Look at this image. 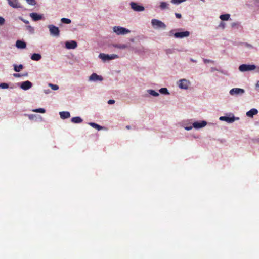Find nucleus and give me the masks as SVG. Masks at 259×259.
<instances>
[{
  "label": "nucleus",
  "mask_w": 259,
  "mask_h": 259,
  "mask_svg": "<svg viewBox=\"0 0 259 259\" xmlns=\"http://www.w3.org/2000/svg\"><path fill=\"white\" fill-rule=\"evenodd\" d=\"M99 57L104 61H106L107 60L117 59L119 58V56L116 54L108 55L104 53H100L99 55Z\"/></svg>",
  "instance_id": "1"
},
{
  "label": "nucleus",
  "mask_w": 259,
  "mask_h": 259,
  "mask_svg": "<svg viewBox=\"0 0 259 259\" xmlns=\"http://www.w3.org/2000/svg\"><path fill=\"white\" fill-rule=\"evenodd\" d=\"M113 29V31L117 35L125 34L130 32L128 29L120 26H115Z\"/></svg>",
  "instance_id": "2"
},
{
  "label": "nucleus",
  "mask_w": 259,
  "mask_h": 259,
  "mask_svg": "<svg viewBox=\"0 0 259 259\" xmlns=\"http://www.w3.org/2000/svg\"><path fill=\"white\" fill-rule=\"evenodd\" d=\"M256 68L254 65L242 64L239 67V70L241 72H245L253 70Z\"/></svg>",
  "instance_id": "3"
},
{
  "label": "nucleus",
  "mask_w": 259,
  "mask_h": 259,
  "mask_svg": "<svg viewBox=\"0 0 259 259\" xmlns=\"http://www.w3.org/2000/svg\"><path fill=\"white\" fill-rule=\"evenodd\" d=\"M48 28L49 29L51 35L56 37H58L59 36L60 30L58 27L53 25H48Z\"/></svg>",
  "instance_id": "4"
},
{
  "label": "nucleus",
  "mask_w": 259,
  "mask_h": 259,
  "mask_svg": "<svg viewBox=\"0 0 259 259\" xmlns=\"http://www.w3.org/2000/svg\"><path fill=\"white\" fill-rule=\"evenodd\" d=\"M151 23L153 27L156 26L157 28L165 29L166 27V25L163 22L155 19L152 20Z\"/></svg>",
  "instance_id": "5"
},
{
  "label": "nucleus",
  "mask_w": 259,
  "mask_h": 259,
  "mask_svg": "<svg viewBox=\"0 0 259 259\" xmlns=\"http://www.w3.org/2000/svg\"><path fill=\"white\" fill-rule=\"evenodd\" d=\"M130 5L131 8L135 11L140 12L144 10L143 6L139 5L135 2H131Z\"/></svg>",
  "instance_id": "6"
},
{
  "label": "nucleus",
  "mask_w": 259,
  "mask_h": 259,
  "mask_svg": "<svg viewBox=\"0 0 259 259\" xmlns=\"http://www.w3.org/2000/svg\"><path fill=\"white\" fill-rule=\"evenodd\" d=\"M9 5L14 8H21V5L18 0H7Z\"/></svg>",
  "instance_id": "7"
},
{
  "label": "nucleus",
  "mask_w": 259,
  "mask_h": 259,
  "mask_svg": "<svg viewBox=\"0 0 259 259\" xmlns=\"http://www.w3.org/2000/svg\"><path fill=\"white\" fill-rule=\"evenodd\" d=\"M180 83L179 84V87L181 88V89H187L188 87H189V85L190 84V82L188 80L185 79H181L180 81Z\"/></svg>",
  "instance_id": "8"
},
{
  "label": "nucleus",
  "mask_w": 259,
  "mask_h": 259,
  "mask_svg": "<svg viewBox=\"0 0 259 259\" xmlns=\"http://www.w3.org/2000/svg\"><path fill=\"white\" fill-rule=\"evenodd\" d=\"M244 92V90L242 89L233 88L230 91L229 93L231 95H235L243 94Z\"/></svg>",
  "instance_id": "9"
},
{
  "label": "nucleus",
  "mask_w": 259,
  "mask_h": 259,
  "mask_svg": "<svg viewBox=\"0 0 259 259\" xmlns=\"http://www.w3.org/2000/svg\"><path fill=\"white\" fill-rule=\"evenodd\" d=\"M220 120L225 121L228 123H232L235 121V118L233 115H232V116H221L220 117Z\"/></svg>",
  "instance_id": "10"
},
{
  "label": "nucleus",
  "mask_w": 259,
  "mask_h": 259,
  "mask_svg": "<svg viewBox=\"0 0 259 259\" xmlns=\"http://www.w3.org/2000/svg\"><path fill=\"white\" fill-rule=\"evenodd\" d=\"M190 35V32L189 31H184L181 32H176L174 34V36L176 38H183L185 37H188Z\"/></svg>",
  "instance_id": "11"
},
{
  "label": "nucleus",
  "mask_w": 259,
  "mask_h": 259,
  "mask_svg": "<svg viewBox=\"0 0 259 259\" xmlns=\"http://www.w3.org/2000/svg\"><path fill=\"white\" fill-rule=\"evenodd\" d=\"M103 78L101 76H99L97 75L95 73H93L89 78V80L90 81H96L97 80L102 81L103 80Z\"/></svg>",
  "instance_id": "12"
},
{
  "label": "nucleus",
  "mask_w": 259,
  "mask_h": 259,
  "mask_svg": "<svg viewBox=\"0 0 259 259\" xmlns=\"http://www.w3.org/2000/svg\"><path fill=\"white\" fill-rule=\"evenodd\" d=\"M30 16L34 21H38L42 18V15L38 14L37 13L34 12L30 13Z\"/></svg>",
  "instance_id": "13"
},
{
  "label": "nucleus",
  "mask_w": 259,
  "mask_h": 259,
  "mask_svg": "<svg viewBox=\"0 0 259 259\" xmlns=\"http://www.w3.org/2000/svg\"><path fill=\"white\" fill-rule=\"evenodd\" d=\"M206 124L207 122L206 121H202L200 122H195L194 123H193V126L194 128L198 129L204 127Z\"/></svg>",
  "instance_id": "14"
},
{
  "label": "nucleus",
  "mask_w": 259,
  "mask_h": 259,
  "mask_svg": "<svg viewBox=\"0 0 259 259\" xmlns=\"http://www.w3.org/2000/svg\"><path fill=\"white\" fill-rule=\"evenodd\" d=\"M32 83L30 81L27 80L22 83L21 88L24 90H27L29 89L32 87Z\"/></svg>",
  "instance_id": "15"
},
{
  "label": "nucleus",
  "mask_w": 259,
  "mask_h": 259,
  "mask_svg": "<svg viewBox=\"0 0 259 259\" xmlns=\"http://www.w3.org/2000/svg\"><path fill=\"white\" fill-rule=\"evenodd\" d=\"M65 46L68 49H75L77 47V43L75 41H67Z\"/></svg>",
  "instance_id": "16"
},
{
  "label": "nucleus",
  "mask_w": 259,
  "mask_h": 259,
  "mask_svg": "<svg viewBox=\"0 0 259 259\" xmlns=\"http://www.w3.org/2000/svg\"><path fill=\"white\" fill-rule=\"evenodd\" d=\"M16 46L19 49H25L26 47V44L24 41L18 40L16 42Z\"/></svg>",
  "instance_id": "17"
},
{
  "label": "nucleus",
  "mask_w": 259,
  "mask_h": 259,
  "mask_svg": "<svg viewBox=\"0 0 259 259\" xmlns=\"http://www.w3.org/2000/svg\"><path fill=\"white\" fill-rule=\"evenodd\" d=\"M61 118L63 119L68 118L70 117V114L67 111H62L59 113Z\"/></svg>",
  "instance_id": "18"
},
{
  "label": "nucleus",
  "mask_w": 259,
  "mask_h": 259,
  "mask_svg": "<svg viewBox=\"0 0 259 259\" xmlns=\"http://www.w3.org/2000/svg\"><path fill=\"white\" fill-rule=\"evenodd\" d=\"M258 111L255 108L251 109L246 113V115L250 117H252L254 115L257 114Z\"/></svg>",
  "instance_id": "19"
},
{
  "label": "nucleus",
  "mask_w": 259,
  "mask_h": 259,
  "mask_svg": "<svg viewBox=\"0 0 259 259\" xmlns=\"http://www.w3.org/2000/svg\"><path fill=\"white\" fill-rule=\"evenodd\" d=\"M89 124L94 128L97 129L98 131L101 130L103 128V127L97 124L94 122H90Z\"/></svg>",
  "instance_id": "20"
},
{
  "label": "nucleus",
  "mask_w": 259,
  "mask_h": 259,
  "mask_svg": "<svg viewBox=\"0 0 259 259\" xmlns=\"http://www.w3.org/2000/svg\"><path fill=\"white\" fill-rule=\"evenodd\" d=\"M71 122L74 123H80L82 122V119L80 117H74L71 118Z\"/></svg>",
  "instance_id": "21"
},
{
  "label": "nucleus",
  "mask_w": 259,
  "mask_h": 259,
  "mask_svg": "<svg viewBox=\"0 0 259 259\" xmlns=\"http://www.w3.org/2000/svg\"><path fill=\"white\" fill-rule=\"evenodd\" d=\"M41 58V55L39 54L34 53L31 57V59L33 60L38 61Z\"/></svg>",
  "instance_id": "22"
},
{
  "label": "nucleus",
  "mask_w": 259,
  "mask_h": 259,
  "mask_svg": "<svg viewBox=\"0 0 259 259\" xmlns=\"http://www.w3.org/2000/svg\"><path fill=\"white\" fill-rule=\"evenodd\" d=\"M160 8L161 10L169 9V4L166 2H162L160 3Z\"/></svg>",
  "instance_id": "23"
},
{
  "label": "nucleus",
  "mask_w": 259,
  "mask_h": 259,
  "mask_svg": "<svg viewBox=\"0 0 259 259\" xmlns=\"http://www.w3.org/2000/svg\"><path fill=\"white\" fill-rule=\"evenodd\" d=\"M230 15L229 14H223L220 15V18L223 21L228 20L230 18Z\"/></svg>",
  "instance_id": "24"
},
{
  "label": "nucleus",
  "mask_w": 259,
  "mask_h": 259,
  "mask_svg": "<svg viewBox=\"0 0 259 259\" xmlns=\"http://www.w3.org/2000/svg\"><path fill=\"white\" fill-rule=\"evenodd\" d=\"M14 70L16 72H20L21 70H22L23 68V66L22 64H20L19 65L17 66L16 65H14Z\"/></svg>",
  "instance_id": "25"
},
{
  "label": "nucleus",
  "mask_w": 259,
  "mask_h": 259,
  "mask_svg": "<svg viewBox=\"0 0 259 259\" xmlns=\"http://www.w3.org/2000/svg\"><path fill=\"white\" fill-rule=\"evenodd\" d=\"M113 46L115 48L122 49H125L127 47V46L125 44H116L114 45Z\"/></svg>",
  "instance_id": "26"
},
{
  "label": "nucleus",
  "mask_w": 259,
  "mask_h": 259,
  "mask_svg": "<svg viewBox=\"0 0 259 259\" xmlns=\"http://www.w3.org/2000/svg\"><path fill=\"white\" fill-rule=\"evenodd\" d=\"M148 93H149L151 95L156 97L159 95V93L155 92L154 90H148L147 91Z\"/></svg>",
  "instance_id": "27"
},
{
  "label": "nucleus",
  "mask_w": 259,
  "mask_h": 259,
  "mask_svg": "<svg viewBox=\"0 0 259 259\" xmlns=\"http://www.w3.org/2000/svg\"><path fill=\"white\" fill-rule=\"evenodd\" d=\"M32 111L34 112L41 113H45V111H46L44 108H38V109H33Z\"/></svg>",
  "instance_id": "28"
},
{
  "label": "nucleus",
  "mask_w": 259,
  "mask_h": 259,
  "mask_svg": "<svg viewBox=\"0 0 259 259\" xmlns=\"http://www.w3.org/2000/svg\"><path fill=\"white\" fill-rule=\"evenodd\" d=\"M61 22L65 24H70L71 22V20L66 18H63L61 20Z\"/></svg>",
  "instance_id": "29"
},
{
  "label": "nucleus",
  "mask_w": 259,
  "mask_h": 259,
  "mask_svg": "<svg viewBox=\"0 0 259 259\" xmlns=\"http://www.w3.org/2000/svg\"><path fill=\"white\" fill-rule=\"evenodd\" d=\"M159 92L160 93L163 94H169L168 90L167 89V88H165L160 89L159 90Z\"/></svg>",
  "instance_id": "30"
},
{
  "label": "nucleus",
  "mask_w": 259,
  "mask_h": 259,
  "mask_svg": "<svg viewBox=\"0 0 259 259\" xmlns=\"http://www.w3.org/2000/svg\"><path fill=\"white\" fill-rule=\"evenodd\" d=\"M186 0H171V3L173 4L178 5L182 2H185Z\"/></svg>",
  "instance_id": "31"
},
{
  "label": "nucleus",
  "mask_w": 259,
  "mask_h": 259,
  "mask_svg": "<svg viewBox=\"0 0 259 259\" xmlns=\"http://www.w3.org/2000/svg\"><path fill=\"white\" fill-rule=\"evenodd\" d=\"M24 115L26 116H28L30 120H34L36 118V115L34 114L28 115L27 114H25Z\"/></svg>",
  "instance_id": "32"
},
{
  "label": "nucleus",
  "mask_w": 259,
  "mask_h": 259,
  "mask_svg": "<svg viewBox=\"0 0 259 259\" xmlns=\"http://www.w3.org/2000/svg\"><path fill=\"white\" fill-rule=\"evenodd\" d=\"M0 88L2 89H7L9 88V85L6 83H0Z\"/></svg>",
  "instance_id": "33"
},
{
  "label": "nucleus",
  "mask_w": 259,
  "mask_h": 259,
  "mask_svg": "<svg viewBox=\"0 0 259 259\" xmlns=\"http://www.w3.org/2000/svg\"><path fill=\"white\" fill-rule=\"evenodd\" d=\"M28 4L34 6L36 4L35 0H26Z\"/></svg>",
  "instance_id": "34"
},
{
  "label": "nucleus",
  "mask_w": 259,
  "mask_h": 259,
  "mask_svg": "<svg viewBox=\"0 0 259 259\" xmlns=\"http://www.w3.org/2000/svg\"><path fill=\"white\" fill-rule=\"evenodd\" d=\"M49 86L51 87V89L53 90H57L58 89L59 87L57 85L49 84Z\"/></svg>",
  "instance_id": "35"
},
{
  "label": "nucleus",
  "mask_w": 259,
  "mask_h": 259,
  "mask_svg": "<svg viewBox=\"0 0 259 259\" xmlns=\"http://www.w3.org/2000/svg\"><path fill=\"white\" fill-rule=\"evenodd\" d=\"M5 19L2 17H0V25H3L5 23Z\"/></svg>",
  "instance_id": "36"
},
{
  "label": "nucleus",
  "mask_w": 259,
  "mask_h": 259,
  "mask_svg": "<svg viewBox=\"0 0 259 259\" xmlns=\"http://www.w3.org/2000/svg\"><path fill=\"white\" fill-rule=\"evenodd\" d=\"M219 27H221L223 29H224L225 27V23L223 22H221L219 26Z\"/></svg>",
  "instance_id": "37"
},
{
  "label": "nucleus",
  "mask_w": 259,
  "mask_h": 259,
  "mask_svg": "<svg viewBox=\"0 0 259 259\" xmlns=\"http://www.w3.org/2000/svg\"><path fill=\"white\" fill-rule=\"evenodd\" d=\"M13 76L15 77H22L23 76H24V75H22L21 74H19V73H14L13 74Z\"/></svg>",
  "instance_id": "38"
},
{
  "label": "nucleus",
  "mask_w": 259,
  "mask_h": 259,
  "mask_svg": "<svg viewBox=\"0 0 259 259\" xmlns=\"http://www.w3.org/2000/svg\"><path fill=\"white\" fill-rule=\"evenodd\" d=\"M175 16L177 18H179V19H180L181 17H182V15L180 13H175Z\"/></svg>",
  "instance_id": "39"
},
{
  "label": "nucleus",
  "mask_w": 259,
  "mask_h": 259,
  "mask_svg": "<svg viewBox=\"0 0 259 259\" xmlns=\"http://www.w3.org/2000/svg\"><path fill=\"white\" fill-rule=\"evenodd\" d=\"M212 62L213 61L210 60H208V59H204V62L205 63H210V62Z\"/></svg>",
  "instance_id": "40"
},
{
  "label": "nucleus",
  "mask_w": 259,
  "mask_h": 259,
  "mask_svg": "<svg viewBox=\"0 0 259 259\" xmlns=\"http://www.w3.org/2000/svg\"><path fill=\"white\" fill-rule=\"evenodd\" d=\"M115 103V100H109L108 101V103L109 104H114Z\"/></svg>",
  "instance_id": "41"
},
{
  "label": "nucleus",
  "mask_w": 259,
  "mask_h": 259,
  "mask_svg": "<svg viewBox=\"0 0 259 259\" xmlns=\"http://www.w3.org/2000/svg\"><path fill=\"white\" fill-rule=\"evenodd\" d=\"M256 88L257 90L259 91V81H258L256 83Z\"/></svg>",
  "instance_id": "42"
},
{
  "label": "nucleus",
  "mask_w": 259,
  "mask_h": 259,
  "mask_svg": "<svg viewBox=\"0 0 259 259\" xmlns=\"http://www.w3.org/2000/svg\"><path fill=\"white\" fill-rule=\"evenodd\" d=\"M192 128V127L191 126H190V127H185V129L187 131H189V130H190Z\"/></svg>",
  "instance_id": "43"
},
{
  "label": "nucleus",
  "mask_w": 259,
  "mask_h": 259,
  "mask_svg": "<svg viewBox=\"0 0 259 259\" xmlns=\"http://www.w3.org/2000/svg\"><path fill=\"white\" fill-rule=\"evenodd\" d=\"M191 61L192 62H196V60H193V59H191Z\"/></svg>",
  "instance_id": "44"
},
{
  "label": "nucleus",
  "mask_w": 259,
  "mask_h": 259,
  "mask_svg": "<svg viewBox=\"0 0 259 259\" xmlns=\"http://www.w3.org/2000/svg\"><path fill=\"white\" fill-rule=\"evenodd\" d=\"M126 128L127 129H130V126L129 125L126 126Z\"/></svg>",
  "instance_id": "45"
}]
</instances>
